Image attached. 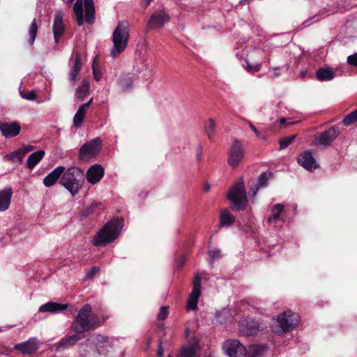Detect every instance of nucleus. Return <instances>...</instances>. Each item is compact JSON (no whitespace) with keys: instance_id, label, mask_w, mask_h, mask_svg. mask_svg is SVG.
Here are the masks:
<instances>
[{"instance_id":"33","label":"nucleus","mask_w":357,"mask_h":357,"mask_svg":"<svg viewBox=\"0 0 357 357\" xmlns=\"http://www.w3.org/2000/svg\"><path fill=\"white\" fill-rule=\"evenodd\" d=\"M24 157V153L22 151L21 149L20 148L10 153L6 154L4 156V159L6 160L11 162H18L19 163H21Z\"/></svg>"},{"instance_id":"7","label":"nucleus","mask_w":357,"mask_h":357,"mask_svg":"<svg viewBox=\"0 0 357 357\" xmlns=\"http://www.w3.org/2000/svg\"><path fill=\"white\" fill-rule=\"evenodd\" d=\"M227 198L234 204L236 211L243 210L247 204V193L243 182L238 181L234 185L227 194Z\"/></svg>"},{"instance_id":"41","label":"nucleus","mask_w":357,"mask_h":357,"mask_svg":"<svg viewBox=\"0 0 357 357\" xmlns=\"http://www.w3.org/2000/svg\"><path fill=\"white\" fill-rule=\"evenodd\" d=\"M208 255L210 257V264L213 265L215 260L221 257V250L217 248L213 249L209 251Z\"/></svg>"},{"instance_id":"29","label":"nucleus","mask_w":357,"mask_h":357,"mask_svg":"<svg viewBox=\"0 0 357 357\" xmlns=\"http://www.w3.org/2000/svg\"><path fill=\"white\" fill-rule=\"evenodd\" d=\"M316 78L321 82L329 81L334 78L335 73L330 68H319L316 72Z\"/></svg>"},{"instance_id":"3","label":"nucleus","mask_w":357,"mask_h":357,"mask_svg":"<svg viewBox=\"0 0 357 357\" xmlns=\"http://www.w3.org/2000/svg\"><path fill=\"white\" fill-rule=\"evenodd\" d=\"M129 36V23L127 21L119 22L112 33L113 46L110 50V55L112 58L118 57L125 51L128 43Z\"/></svg>"},{"instance_id":"52","label":"nucleus","mask_w":357,"mask_h":357,"mask_svg":"<svg viewBox=\"0 0 357 357\" xmlns=\"http://www.w3.org/2000/svg\"><path fill=\"white\" fill-rule=\"evenodd\" d=\"M202 154V149L201 146H199L197 149V157L198 160H201Z\"/></svg>"},{"instance_id":"30","label":"nucleus","mask_w":357,"mask_h":357,"mask_svg":"<svg viewBox=\"0 0 357 357\" xmlns=\"http://www.w3.org/2000/svg\"><path fill=\"white\" fill-rule=\"evenodd\" d=\"M134 79L130 75L121 77L118 81L119 87L122 91L130 90L133 84Z\"/></svg>"},{"instance_id":"57","label":"nucleus","mask_w":357,"mask_h":357,"mask_svg":"<svg viewBox=\"0 0 357 357\" xmlns=\"http://www.w3.org/2000/svg\"><path fill=\"white\" fill-rule=\"evenodd\" d=\"M280 75V73H275L271 75V78H275Z\"/></svg>"},{"instance_id":"11","label":"nucleus","mask_w":357,"mask_h":357,"mask_svg":"<svg viewBox=\"0 0 357 357\" xmlns=\"http://www.w3.org/2000/svg\"><path fill=\"white\" fill-rule=\"evenodd\" d=\"M202 277L195 274L192 280V291L188 299L187 307L189 310H195L197 308L198 299L201 295Z\"/></svg>"},{"instance_id":"38","label":"nucleus","mask_w":357,"mask_h":357,"mask_svg":"<svg viewBox=\"0 0 357 357\" xmlns=\"http://www.w3.org/2000/svg\"><path fill=\"white\" fill-rule=\"evenodd\" d=\"M357 122V109L346 115L342 119V124L345 126H349Z\"/></svg>"},{"instance_id":"18","label":"nucleus","mask_w":357,"mask_h":357,"mask_svg":"<svg viewBox=\"0 0 357 357\" xmlns=\"http://www.w3.org/2000/svg\"><path fill=\"white\" fill-rule=\"evenodd\" d=\"M64 32L63 14L61 11L58 10L54 14L53 23V33L56 43L59 42L61 37Z\"/></svg>"},{"instance_id":"55","label":"nucleus","mask_w":357,"mask_h":357,"mask_svg":"<svg viewBox=\"0 0 357 357\" xmlns=\"http://www.w3.org/2000/svg\"><path fill=\"white\" fill-rule=\"evenodd\" d=\"M210 190V185L208 183H206L204 187V190L205 192H208Z\"/></svg>"},{"instance_id":"6","label":"nucleus","mask_w":357,"mask_h":357,"mask_svg":"<svg viewBox=\"0 0 357 357\" xmlns=\"http://www.w3.org/2000/svg\"><path fill=\"white\" fill-rule=\"evenodd\" d=\"M299 322V315L289 310L280 314L273 321L271 328L275 334H282L294 328Z\"/></svg>"},{"instance_id":"9","label":"nucleus","mask_w":357,"mask_h":357,"mask_svg":"<svg viewBox=\"0 0 357 357\" xmlns=\"http://www.w3.org/2000/svg\"><path fill=\"white\" fill-rule=\"evenodd\" d=\"M102 140L97 137L84 144L79 149V155L82 160L96 156L101 149Z\"/></svg>"},{"instance_id":"58","label":"nucleus","mask_w":357,"mask_h":357,"mask_svg":"<svg viewBox=\"0 0 357 357\" xmlns=\"http://www.w3.org/2000/svg\"><path fill=\"white\" fill-rule=\"evenodd\" d=\"M93 102V98H91L87 102H86L85 104H87L88 105V107L90 106V105Z\"/></svg>"},{"instance_id":"35","label":"nucleus","mask_w":357,"mask_h":357,"mask_svg":"<svg viewBox=\"0 0 357 357\" xmlns=\"http://www.w3.org/2000/svg\"><path fill=\"white\" fill-rule=\"evenodd\" d=\"M265 347L261 345H252L246 351L247 357H261L265 351Z\"/></svg>"},{"instance_id":"13","label":"nucleus","mask_w":357,"mask_h":357,"mask_svg":"<svg viewBox=\"0 0 357 357\" xmlns=\"http://www.w3.org/2000/svg\"><path fill=\"white\" fill-rule=\"evenodd\" d=\"M270 215L267 217V222L273 227L279 226L280 222H284V206L282 204H277L269 206Z\"/></svg>"},{"instance_id":"31","label":"nucleus","mask_w":357,"mask_h":357,"mask_svg":"<svg viewBox=\"0 0 357 357\" xmlns=\"http://www.w3.org/2000/svg\"><path fill=\"white\" fill-rule=\"evenodd\" d=\"M89 94V83L84 80L82 85L76 89L75 96L79 100H84Z\"/></svg>"},{"instance_id":"59","label":"nucleus","mask_w":357,"mask_h":357,"mask_svg":"<svg viewBox=\"0 0 357 357\" xmlns=\"http://www.w3.org/2000/svg\"><path fill=\"white\" fill-rule=\"evenodd\" d=\"M285 121H286V119H284V118H282L280 121V123L281 124H284L285 123Z\"/></svg>"},{"instance_id":"2","label":"nucleus","mask_w":357,"mask_h":357,"mask_svg":"<svg viewBox=\"0 0 357 357\" xmlns=\"http://www.w3.org/2000/svg\"><path fill=\"white\" fill-rule=\"evenodd\" d=\"M85 182L84 171L75 166H71L61 175L59 183L66 189L73 197L77 195L83 188Z\"/></svg>"},{"instance_id":"61","label":"nucleus","mask_w":357,"mask_h":357,"mask_svg":"<svg viewBox=\"0 0 357 357\" xmlns=\"http://www.w3.org/2000/svg\"><path fill=\"white\" fill-rule=\"evenodd\" d=\"M74 0H69L70 2H73Z\"/></svg>"},{"instance_id":"17","label":"nucleus","mask_w":357,"mask_h":357,"mask_svg":"<svg viewBox=\"0 0 357 357\" xmlns=\"http://www.w3.org/2000/svg\"><path fill=\"white\" fill-rule=\"evenodd\" d=\"M297 162L308 171H313L319 167L310 150L301 153L297 158Z\"/></svg>"},{"instance_id":"44","label":"nucleus","mask_w":357,"mask_h":357,"mask_svg":"<svg viewBox=\"0 0 357 357\" xmlns=\"http://www.w3.org/2000/svg\"><path fill=\"white\" fill-rule=\"evenodd\" d=\"M169 314L168 307L162 306L160 308L159 312L158 314V320H165Z\"/></svg>"},{"instance_id":"28","label":"nucleus","mask_w":357,"mask_h":357,"mask_svg":"<svg viewBox=\"0 0 357 357\" xmlns=\"http://www.w3.org/2000/svg\"><path fill=\"white\" fill-rule=\"evenodd\" d=\"M79 340L80 337L76 334L66 336L58 342L57 348L67 349L75 345Z\"/></svg>"},{"instance_id":"27","label":"nucleus","mask_w":357,"mask_h":357,"mask_svg":"<svg viewBox=\"0 0 357 357\" xmlns=\"http://www.w3.org/2000/svg\"><path fill=\"white\" fill-rule=\"evenodd\" d=\"M45 154V153L43 150H39L29 155L26 160L27 168L33 169L43 158Z\"/></svg>"},{"instance_id":"25","label":"nucleus","mask_w":357,"mask_h":357,"mask_svg":"<svg viewBox=\"0 0 357 357\" xmlns=\"http://www.w3.org/2000/svg\"><path fill=\"white\" fill-rule=\"evenodd\" d=\"M12 188L8 187L0 191V211L7 210L10 204Z\"/></svg>"},{"instance_id":"32","label":"nucleus","mask_w":357,"mask_h":357,"mask_svg":"<svg viewBox=\"0 0 357 357\" xmlns=\"http://www.w3.org/2000/svg\"><path fill=\"white\" fill-rule=\"evenodd\" d=\"M325 10H320L317 14L314 15L311 17H309L306 20L303 21L301 24L302 28H306L313 24L314 23L319 22L321 19L324 18L326 15H325Z\"/></svg>"},{"instance_id":"10","label":"nucleus","mask_w":357,"mask_h":357,"mask_svg":"<svg viewBox=\"0 0 357 357\" xmlns=\"http://www.w3.org/2000/svg\"><path fill=\"white\" fill-rule=\"evenodd\" d=\"M169 21V15L164 10H156L150 17L148 20L146 29L155 30L162 27Z\"/></svg>"},{"instance_id":"1","label":"nucleus","mask_w":357,"mask_h":357,"mask_svg":"<svg viewBox=\"0 0 357 357\" xmlns=\"http://www.w3.org/2000/svg\"><path fill=\"white\" fill-rule=\"evenodd\" d=\"M99 326H101L100 318L92 312L89 304H85L73 321L71 329L76 333H83Z\"/></svg>"},{"instance_id":"26","label":"nucleus","mask_w":357,"mask_h":357,"mask_svg":"<svg viewBox=\"0 0 357 357\" xmlns=\"http://www.w3.org/2000/svg\"><path fill=\"white\" fill-rule=\"evenodd\" d=\"M68 305L66 304H61L55 302H49L41 305L39 307L40 312H52L57 313L67 309Z\"/></svg>"},{"instance_id":"60","label":"nucleus","mask_w":357,"mask_h":357,"mask_svg":"<svg viewBox=\"0 0 357 357\" xmlns=\"http://www.w3.org/2000/svg\"><path fill=\"white\" fill-rule=\"evenodd\" d=\"M280 67H275V68H273V70H280Z\"/></svg>"},{"instance_id":"5","label":"nucleus","mask_w":357,"mask_h":357,"mask_svg":"<svg viewBox=\"0 0 357 357\" xmlns=\"http://www.w3.org/2000/svg\"><path fill=\"white\" fill-rule=\"evenodd\" d=\"M73 11L79 26H82L84 21L89 24H92L95 21L93 0H76Z\"/></svg>"},{"instance_id":"56","label":"nucleus","mask_w":357,"mask_h":357,"mask_svg":"<svg viewBox=\"0 0 357 357\" xmlns=\"http://www.w3.org/2000/svg\"><path fill=\"white\" fill-rule=\"evenodd\" d=\"M145 7H147L153 0H142Z\"/></svg>"},{"instance_id":"37","label":"nucleus","mask_w":357,"mask_h":357,"mask_svg":"<svg viewBox=\"0 0 357 357\" xmlns=\"http://www.w3.org/2000/svg\"><path fill=\"white\" fill-rule=\"evenodd\" d=\"M38 33V25L36 19H34L29 29V43L30 45H33L36 39Z\"/></svg>"},{"instance_id":"42","label":"nucleus","mask_w":357,"mask_h":357,"mask_svg":"<svg viewBox=\"0 0 357 357\" xmlns=\"http://www.w3.org/2000/svg\"><path fill=\"white\" fill-rule=\"evenodd\" d=\"M84 117L85 114L77 112L73 118L74 126L76 128L80 127L84 120Z\"/></svg>"},{"instance_id":"12","label":"nucleus","mask_w":357,"mask_h":357,"mask_svg":"<svg viewBox=\"0 0 357 357\" xmlns=\"http://www.w3.org/2000/svg\"><path fill=\"white\" fill-rule=\"evenodd\" d=\"M223 349L229 357H243L246 354L245 347L237 340H227Z\"/></svg>"},{"instance_id":"48","label":"nucleus","mask_w":357,"mask_h":357,"mask_svg":"<svg viewBox=\"0 0 357 357\" xmlns=\"http://www.w3.org/2000/svg\"><path fill=\"white\" fill-rule=\"evenodd\" d=\"M349 64L357 66V53L350 55L347 57Z\"/></svg>"},{"instance_id":"43","label":"nucleus","mask_w":357,"mask_h":357,"mask_svg":"<svg viewBox=\"0 0 357 357\" xmlns=\"http://www.w3.org/2000/svg\"><path fill=\"white\" fill-rule=\"evenodd\" d=\"M20 96L22 98L28 100H34L36 98V95L33 91H22Z\"/></svg>"},{"instance_id":"36","label":"nucleus","mask_w":357,"mask_h":357,"mask_svg":"<svg viewBox=\"0 0 357 357\" xmlns=\"http://www.w3.org/2000/svg\"><path fill=\"white\" fill-rule=\"evenodd\" d=\"M204 130L208 137L210 139H213L216 130V123L214 119H209L204 125Z\"/></svg>"},{"instance_id":"53","label":"nucleus","mask_w":357,"mask_h":357,"mask_svg":"<svg viewBox=\"0 0 357 357\" xmlns=\"http://www.w3.org/2000/svg\"><path fill=\"white\" fill-rule=\"evenodd\" d=\"M109 318V315L108 314H102L101 316V319H100V321H101V325L102 324V323H104L106 320H107Z\"/></svg>"},{"instance_id":"8","label":"nucleus","mask_w":357,"mask_h":357,"mask_svg":"<svg viewBox=\"0 0 357 357\" xmlns=\"http://www.w3.org/2000/svg\"><path fill=\"white\" fill-rule=\"evenodd\" d=\"M245 156V150L241 142L235 139L228 153L227 163L233 169L237 167Z\"/></svg>"},{"instance_id":"20","label":"nucleus","mask_w":357,"mask_h":357,"mask_svg":"<svg viewBox=\"0 0 357 357\" xmlns=\"http://www.w3.org/2000/svg\"><path fill=\"white\" fill-rule=\"evenodd\" d=\"M70 66L69 80L75 83L82 67L81 56L78 52H73L70 60Z\"/></svg>"},{"instance_id":"14","label":"nucleus","mask_w":357,"mask_h":357,"mask_svg":"<svg viewBox=\"0 0 357 357\" xmlns=\"http://www.w3.org/2000/svg\"><path fill=\"white\" fill-rule=\"evenodd\" d=\"M238 326L241 333L247 337L255 335L259 331V324L250 318H242Z\"/></svg>"},{"instance_id":"45","label":"nucleus","mask_w":357,"mask_h":357,"mask_svg":"<svg viewBox=\"0 0 357 357\" xmlns=\"http://www.w3.org/2000/svg\"><path fill=\"white\" fill-rule=\"evenodd\" d=\"M100 271V268L97 266H93L86 274V278L88 280L93 279Z\"/></svg>"},{"instance_id":"23","label":"nucleus","mask_w":357,"mask_h":357,"mask_svg":"<svg viewBox=\"0 0 357 357\" xmlns=\"http://www.w3.org/2000/svg\"><path fill=\"white\" fill-rule=\"evenodd\" d=\"M65 171L64 166H58L54 170H52L48 175H47L43 179V184L46 187H51L54 185L59 178Z\"/></svg>"},{"instance_id":"47","label":"nucleus","mask_w":357,"mask_h":357,"mask_svg":"<svg viewBox=\"0 0 357 357\" xmlns=\"http://www.w3.org/2000/svg\"><path fill=\"white\" fill-rule=\"evenodd\" d=\"M248 125L250 126V128H251V130L255 132V134L257 135V137L260 138V139H265V136L261 132H259L257 128L251 123V122H249L248 123Z\"/></svg>"},{"instance_id":"46","label":"nucleus","mask_w":357,"mask_h":357,"mask_svg":"<svg viewBox=\"0 0 357 357\" xmlns=\"http://www.w3.org/2000/svg\"><path fill=\"white\" fill-rule=\"evenodd\" d=\"M261 68V63H256L254 65H251L250 63H248L246 69L249 72H259Z\"/></svg>"},{"instance_id":"21","label":"nucleus","mask_w":357,"mask_h":357,"mask_svg":"<svg viewBox=\"0 0 357 357\" xmlns=\"http://www.w3.org/2000/svg\"><path fill=\"white\" fill-rule=\"evenodd\" d=\"M0 131L6 138L13 137L20 134L21 126L17 122L0 123Z\"/></svg>"},{"instance_id":"51","label":"nucleus","mask_w":357,"mask_h":357,"mask_svg":"<svg viewBox=\"0 0 357 357\" xmlns=\"http://www.w3.org/2000/svg\"><path fill=\"white\" fill-rule=\"evenodd\" d=\"M157 355H158V357L163 356V348H162L161 343H160L159 347L158 348Z\"/></svg>"},{"instance_id":"4","label":"nucleus","mask_w":357,"mask_h":357,"mask_svg":"<svg viewBox=\"0 0 357 357\" xmlns=\"http://www.w3.org/2000/svg\"><path fill=\"white\" fill-rule=\"evenodd\" d=\"M123 227L120 220H113L105 224L94 236L92 243L95 246L106 245L114 241L119 235Z\"/></svg>"},{"instance_id":"54","label":"nucleus","mask_w":357,"mask_h":357,"mask_svg":"<svg viewBox=\"0 0 357 357\" xmlns=\"http://www.w3.org/2000/svg\"><path fill=\"white\" fill-rule=\"evenodd\" d=\"M93 75H94V79L96 80V81H100V78H101V75L100 73H98L95 71H93Z\"/></svg>"},{"instance_id":"40","label":"nucleus","mask_w":357,"mask_h":357,"mask_svg":"<svg viewBox=\"0 0 357 357\" xmlns=\"http://www.w3.org/2000/svg\"><path fill=\"white\" fill-rule=\"evenodd\" d=\"M195 351L192 347H183L178 357H195Z\"/></svg>"},{"instance_id":"34","label":"nucleus","mask_w":357,"mask_h":357,"mask_svg":"<svg viewBox=\"0 0 357 357\" xmlns=\"http://www.w3.org/2000/svg\"><path fill=\"white\" fill-rule=\"evenodd\" d=\"M234 217L228 210L224 209L221 211L220 215V224L221 226H229L234 222Z\"/></svg>"},{"instance_id":"19","label":"nucleus","mask_w":357,"mask_h":357,"mask_svg":"<svg viewBox=\"0 0 357 357\" xmlns=\"http://www.w3.org/2000/svg\"><path fill=\"white\" fill-rule=\"evenodd\" d=\"M104 168L99 164L91 166L86 174V178L91 184L98 183L104 176Z\"/></svg>"},{"instance_id":"49","label":"nucleus","mask_w":357,"mask_h":357,"mask_svg":"<svg viewBox=\"0 0 357 357\" xmlns=\"http://www.w3.org/2000/svg\"><path fill=\"white\" fill-rule=\"evenodd\" d=\"M20 149L25 156L27 153H29V151H32L34 149V146L32 145H24L22 147H20Z\"/></svg>"},{"instance_id":"24","label":"nucleus","mask_w":357,"mask_h":357,"mask_svg":"<svg viewBox=\"0 0 357 357\" xmlns=\"http://www.w3.org/2000/svg\"><path fill=\"white\" fill-rule=\"evenodd\" d=\"M90 340L96 346V349L100 354L104 353L103 349L109 346L108 337L100 334L91 335Z\"/></svg>"},{"instance_id":"16","label":"nucleus","mask_w":357,"mask_h":357,"mask_svg":"<svg viewBox=\"0 0 357 357\" xmlns=\"http://www.w3.org/2000/svg\"><path fill=\"white\" fill-rule=\"evenodd\" d=\"M340 131L335 127L321 132L314 139V144L324 146H330L335 139L339 135Z\"/></svg>"},{"instance_id":"50","label":"nucleus","mask_w":357,"mask_h":357,"mask_svg":"<svg viewBox=\"0 0 357 357\" xmlns=\"http://www.w3.org/2000/svg\"><path fill=\"white\" fill-rule=\"evenodd\" d=\"M87 109H88V105L82 104L79 106V107L77 112L86 115Z\"/></svg>"},{"instance_id":"39","label":"nucleus","mask_w":357,"mask_h":357,"mask_svg":"<svg viewBox=\"0 0 357 357\" xmlns=\"http://www.w3.org/2000/svg\"><path fill=\"white\" fill-rule=\"evenodd\" d=\"M296 136H297L296 135H291L290 136H287V137H283L281 139H280V141H279L280 149H284L287 148L296 139Z\"/></svg>"},{"instance_id":"22","label":"nucleus","mask_w":357,"mask_h":357,"mask_svg":"<svg viewBox=\"0 0 357 357\" xmlns=\"http://www.w3.org/2000/svg\"><path fill=\"white\" fill-rule=\"evenodd\" d=\"M271 176L272 173L271 172H262L259 175L257 182L250 187V195L255 197L260 188L267 186L268 181Z\"/></svg>"},{"instance_id":"15","label":"nucleus","mask_w":357,"mask_h":357,"mask_svg":"<svg viewBox=\"0 0 357 357\" xmlns=\"http://www.w3.org/2000/svg\"><path fill=\"white\" fill-rule=\"evenodd\" d=\"M40 348V342L37 337H30L28 340L17 344L15 349L20 351L22 354L31 355Z\"/></svg>"}]
</instances>
